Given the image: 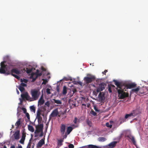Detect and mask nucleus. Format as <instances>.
<instances>
[{"mask_svg": "<svg viewBox=\"0 0 148 148\" xmlns=\"http://www.w3.org/2000/svg\"><path fill=\"white\" fill-rule=\"evenodd\" d=\"M25 71L26 70L24 68L21 69H18L17 68H14L11 71V75L17 79H19L20 77L17 75L14 74V73L18 75H22Z\"/></svg>", "mask_w": 148, "mask_h": 148, "instance_id": "f257e3e1", "label": "nucleus"}, {"mask_svg": "<svg viewBox=\"0 0 148 148\" xmlns=\"http://www.w3.org/2000/svg\"><path fill=\"white\" fill-rule=\"evenodd\" d=\"M117 90L118 94V96L119 97V99H123L128 97L129 93L127 92L126 93L124 92L123 89L122 88L120 89L117 88Z\"/></svg>", "mask_w": 148, "mask_h": 148, "instance_id": "f03ea898", "label": "nucleus"}, {"mask_svg": "<svg viewBox=\"0 0 148 148\" xmlns=\"http://www.w3.org/2000/svg\"><path fill=\"white\" fill-rule=\"evenodd\" d=\"M31 94L34 100H37L40 94V92L38 89H34L31 91Z\"/></svg>", "mask_w": 148, "mask_h": 148, "instance_id": "7ed1b4c3", "label": "nucleus"}, {"mask_svg": "<svg viewBox=\"0 0 148 148\" xmlns=\"http://www.w3.org/2000/svg\"><path fill=\"white\" fill-rule=\"evenodd\" d=\"M66 129V125L64 124H61L60 126V132L64 138H66L67 137V133L65 132Z\"/></svg>", "mask_w": 148, "mask_h": 148, "instance_id": "20e7f679", "label": "nucleus"}, {"mask_svg": "<svg viewBox=\"0 0 148 148\" xmlns=\"http://www.w3.org/2000/svg\"><path fill=\"white\" fill-rule=\"evenodd\" d=\"M39 70L37 69L36 70V72L33 73H32L30 77L32 79V82H34L38 76H40L42 75V73H39Z\"/></svg>", "mask_w": 148, "mask_h": 148, "instance_id": "39448f33", "label": "nucleus"}, {"mask_svg": "<svg viewBox=\"0 0 148 148\" xmlns=\"http://www.w3.org/2000/svg\"><path fill=\"white\" fill-rule=\"evenodd\" d=\"M95 79V76L92 75H90V77H85L84 80L85 82V83L87 84H88L94 81Z\"/></svg>", "mask_w": 148, "mask_h": 148, "instance_id": "423d86ee", "label": "nucleus"}, {"mask_svg": "<svg viewBox=\"0 0 148 148\" xmlns=\"http://www.w3.org/2000/svg\"><path fill=\"white\" fill-rule=\"evenodd\" d=\"M106 84L103 82L100 83L99 86L97 88L96 91L97 92L103 90L104 89L105 87L106 86Z\"/></svg>", "mask_w": 148, "mask_h": 148, "instance_id": "0eeeda50", "label": "nucleus"}, {"mask_svg": "<svg viewBox=\"0 0 148 148\" xmlns=\"http://www.w3.org/2000/svg\"><path fill=\"white\" fill-rule=\"evenodd\" d=\"M26 137V132L25 131V129H24L22 132L21 138L19 141V143L23 145L24 143V141L25 140Z\"/></svg>", "mask_w": 148, "mask_h": 148, "instance_id": "6e6552de", "label": "nucleus"}, {"mask_svg": "<svg viewBox=\"0 0 148 148\" xmlns=\"http://www.w3.org/2000/svg\"><path fill=\"white\" fill-rule=\"evenodd\" d=\"M12 136H13L14 140H18L20 138V131L19 130H17L14 132Z\"/></svg>", "mask_w": 148, "mask_h": 148, "instance_id": "1a4fd4ad", "label": "nucleus"}, {"mask_svg": "<svg viewBox=\"0 0 148 148\" xmlns=\"http://www.w3.org/2000/svg\"><path fill=\"white\" fill-rule=\"evenodd\" d=\"M104 95L105 94L103 92H100L98 95L99 99L100 101L102 102L104 101L105 99Z\"/></svg>", "mask_w": 148, "mask_h": 148, "instance_id": "9d476101", "label": "nucleus"}, {"mask_svg": "<svg viewBox=\"0 0 148 148\" xmlns=\"http://www.w3.org/2000/svg\"><path fill=\"white\" fill-rule=\"evenodd\" d=\"M21 97L23 100L24 99H25L27 100H29L30 101H32L31 100H29L30 99H31V98L28 95V93L27 92L26 93L21 94Z\"/></svg>", "mask_w": 148, "mask_h": 148, "instance_id": "9b49d317", "label": "nucleus"}, {"mask_svg": "<svg viewBox=\"0 0 148 148\" xmlns=\"http://www.w3.org/2000/svg\"><path fill=\"white\" fill-rule=\"evenodd\" d=\"M115 83V84L117 86L118 88H119V89H121L123 88V87H124L122 85L121 83L117 81L116 80H114V81Z\"/></svg>", "mask_w": 148, "mask_h": 148, "instance_id": "f8f14e48", "label": "nucleus"}, {"mask_svg": "<svg viewBox=\"0 0 148 148\" xmlns=\"http://www.w3.org/2000/svg\"><path fill=\"white\" fill-rule=\"evenodd\" d=\"M127 137L131 140L133 144L136 147V143L134 137L131 135H128Z\"/></svg>", "mask_w": 148, "mask_h": 148, "instance_id": "ddd939ff", "label": "nucleus"}, {"mask_svg": "<svg viewBox=\"0 0 148 148\" xmlns=\"http://www.w3.org/2000/svg\"><path fill=\"white\" fill-rule=\"evenodd\" d=\"M136 84L134 83H132L127 84L125 87L127 89H131L136 87Z\"/></svg>", "mask_w": 148, "mask_h": 148, "instance_id": "4468645a", "label": "nucleus"}, {"mask_svg": "<svg viewBox=\"0 0 148 148\" xmlns=\"http://www.w3.org/2000/svg\"><path fill=\"white\" fill-rule=\"evenodd\" d=\"M58 114L57 109H56L53 111L50 116L51 117H55L57 116Z\"/></svg>", "mask_w": 148, "mask_h": 148, "instance_id": "2eb2a0df", "label": "nucleus"}, {"mask_svg": "<svg viewBox=\"0 0 148 148\" xmlns=\"http://www.w3.org/2000/svg\"><path fill=\"white\" fill-rule=\"evenodd\" d=\"M45 101L43 99V94H42L38 101V105L40 106L42 105L45 103Z\"/></svg>", "mask_w": 148, "mask_h": 148, "instance_id": "dca6fc26", "label": "nucleus"}, {"mask_svg": "<svg viewBox=\"0 0 148 148\" xmlns=\"http://www.w3.org/2000/svg\"><path fill=\"white\" fill-rule=\"evenodd\" d=\"M45 143L44 139H42L39 141L37 144L38 147H41L42 145Z\"/></svg>", "mask_w": 148, "mask_h": 148, "instance_id": "f3484780", "label": "nucleus"}, {"mask_svg": "<svg viewBox=\"0 0 148 148\" xmlns=\"http://www.w3.org/2000/svg\"><path fill=\"white\" fill-rule=\"evenodd\" d=\"M21 119L19 118L18 119V120L15 123V125L16 126V129H18L19 128L20 126H21Z\"/></svg>", "mask_w": 148, "mask_h": 148, "instance_id": "a211bd4d", "label": "nucleus"}, {"mask_svg": "<svg viewBox=\"0 0 148 148\" xmlns=\"http://www.w3.org/2000/svg\"><path fill=\"white\" fill-rule=\"evenodd\" d=\"M26 71L27 73L29 74L31 73L33 70V67L31 66H29L28 67H27Z\"/></svg>", "mask_w": 148, "mask_h": 148, "instance_id": "6ab92c4d", "label": "nucleus"}, {"mask_svg": "<svg viewBox=\"0 0 148 148\" xmlns=\"http://www.w3.org/2000/svg\"><path fill=\"white\" fill-rule=\"evenodd\" d=\"M64 138H63L62 139L58 140L57 142V145L60 147L63 144L62 143L64 141Z\"/></svg>", "mask_w": 148, "mask_h": 148, "instance_id": "aec40b11", "label": "nucleus"}, {"mask_svg": "<svg viewBox=\"0 0 148 148\" xmlns=\"http://www.w3.org/2000/svg\"><path fill=\"white\" fill-rule=\"evenodd\" d=\"M117 143V142L113 141L108 145V146L110 147L111 148H113L115 147L116 146V144Z\"/></svg>", "mask_w": 148, "mask_h": 148, "instance_id": "412c9836", "label": "nucleus"}, {"mask_svg": "<svg viewBox=\"0 0 148 148\" xmlns=\"http://www.w3.org/2000/svg\"><path fill=\"white\" fill-rule=\"evenodd\" d=\"M138 114L137 111L136 110H133L131 113V114L132 117H135Z\"/></svg>", "mask_w": 148, "mask_h": 148, "instance_id": "4be33fe9", "label": "nucleus"}, {"mask_svg": "<svg viewBox=\"0 0 148 148\" xmlns=\"http://www.w3.org/2000/svg\"><path fill=\"white\" fill-rule=\"evenodd\" d=\"M5 61H3L1 62V68H3L4 69H6L8 66L7 65H5Z\"/></svg>", "mask_w": 148, "mask_h": 148, "instance_id": "5701e85b", "label": "nucleus"}, {"mask_svg": "<svg viewBox=\"0 0 148 148\" xmlns=\"http://www.w3.org/2000/svg\"><path fill=\"white\" fill-rule=\"evenodd\" d=\"M43 127V125L42 124H40L37 127H36V129H37L38 130H40V131L41 132V131H42Z\"/></svg>", "mask_w": 148, "mask_h": 148, "instance_id": "b1692460", "label": "nucleus"}, {"mask_svg": "<svg viewBox=\"0 0 148 148\" xmlns=\"http://www.w3.org/2000/svg\"><path fill=\"white\" fill-rule=\"evenodd\" d=\"M73 128L71 127H68L67 129V135L69 134L70 132L72 131Z\"/></svg>", "mask_w": 148, "mask_h": 148, "instance_id": "393cba45", "label": "nucleus"}, {"mask_svg": "<svg viewBox=\"0 0 148 148\" xmlns=\"http://www.w3.org/2000/svg\"><path fill=\"white\" fill-rule=\"evenodd\" d=\"M88 148H101V147H98L96 145H88Z\"/></svg>", "mask_w": 148, "mask_h": 148, "instance_id": "a878e982", "label": "nucleus"}, {"mask_svg": "<svg viewBox=\"0 0 148 148\" xmlns=\"http://www.w3.org/2000/svg\"><path fill=\"white\" fill-rule=\"evenodd\" d=\"M28 130L32 132H33L34 131V129L33 127L31 125H28Z\"/></svg>", "mask_w": 148, "mask_h": 148, "instance_id": "bb28decb", "label": "nucleus"}, {"mask_svg": "<svg viewBox=\"0 0 148 148\" xmlns=\"http://www.w3.org/2000/svg\"><path fill=\"white\" fill-rule=\"evenodd\" d=\"M67 87L65 86H64L63 87V90H62V94L63 95H66L67 93Z\"/></svg>", "mask_w": 148, "mask_h": 148, "instance_id": "cd10ccee", "label": "nucleus"}, {"mask_svg": "<svg viewBox=\"0 0 148 148\" xmlns=\"http://www.w3.org/2000/svg\"><path fill=\"white\" fill-rule=\"evenodd\" d=\"M140 87L139 86H138L136 88L132 89L131 90V92H135L136 93L139 91V90H140Z\"/></svg>", "mask_w": 148, "mask_h": 148, "instance_id": "c85d7f7f", "label": "nucleus"}, {"mask_svg": "<svg viewBox=\"0 0 148 148\" xmlns=\"http://www.w3.org/2000/svg\"><path fill=\"white\" fill-rule=\"evenodd\" d=\"M106 140V139L103 137H99L98 138V140L99 142H103L105 141Z\"/></svg>", "mask_w": 148, "mask_h": 148, "instance_id": "c756f323", "label": "nucleus"}, {"mask_svg": "<svg viewBox=\"0 0 148 148\" xmlns=\"http://www.w3.org/2000/svg\"><path fill=\"white\" fill-rule=\"evenodd\" d=\"M5 69L2 68H0V73L5 74Z\"/></svg>", "mask_w": 148, "mask_h": 148, "instance_id": "7c9ffc66", "label": "nucleus"}, {"mask_svg": "<svg viewBox=\"0 0 148 148\" xmlns=\"http://www.w3.org/2000/svg\"><path fill=\"white\" fill-rule=\"evenodd\" d=\"M18 88L21 92H23L25 90V89L24 87L21 86L20 85L18 87Z\"/></svg>", "mask_w": 148, "mask_h": 148, "instance_id": "2f4dec72", "label": "nucleus"}, {"mask_svg": "<svg viewBox=\"0 0 148 148\" xmlns=\"http://www.w3.org/2000/svg\"><path fill=\"white\" fill-rule=\"evenodd\" d=\"M86 123L90 127L92 126V122L89 120V119H86Z\"/></svg>", "mask_w": 148, "mask_h": 148, "instance_id": "473e14b6", "label": "nucleus"}, {"mask_svg": "<svg viewBox=\"0 0 148 148\" xmlns=\"http://www.w3.org/2000/svg\"><path fill=\"white\" fill-rule=\"evenodd\" d=\"M53 100L54 101V103L57 104H61L62 103L61 101L60 100L54 99Z\"/></svg>", "mask_w": 148, "mask_h": 148, "instance_id": "72a5a7b5", "label": "nucleus"}, {"mask_svg": "<svg viewBox=\"0 0 148 148\" xmlns=\"http://www.w3.org/2000/svg\"><path fill=\"white\" fill-rule=\"evenodd\" d=\"M28 81V80L26 79H21V82H24L25 83H27Z\"/></svg>", "mask_w": 148, "mask_h": 148, "instance_id": "f704fd0d", "label": "nucleus"}, {"mask_svg": "<svg viewBox=\"0 0 148 148\" xmlns=\"http://www.w3.org/2000/svg\"><path fill=\"white\" fill-rule=\"evenodd\" d=\"M91 113L93 116H95L97 115V113L92 109L91 110Z\"/></svg>", "mask_w": 148, "mask_h": 148, "instance_id": "c9c22d12", "label": "nucleus"}, {"mask_svg": "<svg viewBox=\"0 0 148 148\" xmlns=\"http://www.w3.org/2000/svg\"><path fill=\"white\" fill-rule=\"evenodd\" d=\"M41 110H40V109H38L37 112V113H36V115H37V116H39L40 115H41Z\"/></svg>", "mask_w": 148, "mask_h": 148, "instance_id": "e433bc0d", "label": "nucleus"}, {"mask_svg": "<svg viewBox=\"0 0 148 148\" xmlns=\"http://www.w3.org/2000/svg\"><path fill=\"white\" fill-rule=\"evenodd\" d=\"M43 82L42 84H46V83L48 82V81L47 79H42Z\"/></svg>", "mask_w": 148, "mask_h": 148, "instance_id": "4c0bfd02", "label": "nucleus"}, {"mask_svg": "<svg viewBox=\"0 0 148 148\" xmlns=\"http://www.w3.org/2000/svg\"><path fill=\"white\" fill-rule=\"evenodd\" d=\"M30 109L34 112H35V107L33 106H32L30 107Z\"/></svg>", "mask_w": 148, "mask_h": 148, "instance_id": "58836bf2", "label": "nucleus"}, {"mask_svg": "<svg viewBox=\"0 0 148 148\" xmlns=\"http://www.w3.org/2000/svg\"><path fill=\"white\" fill-rule=\"evenodd\" d=\"M130 114H131V113L130 114H126L125 115V118L126 119L128 118L129 117H131V116H132V115H130Z\"/></svg>", "mask_w": 148, "mask_h": 148, "instance_id": "ea45409f", "label": "nucleus"}, {"mask_svg": "<svg viewBox=\"0 0 148 148\" xmlns=\"http://www.w3.org/2000/svg\"><path fill=\"white\" fill-rule=\"evenodd\" d=\"M19 85L21 86H23V87H24L26 86H27V85L25 83H23V82H21Z\"/></svg>", "mask_w": 148, "mask_h": 148, "instance_id": "a19ab883", "label": "nucleus"}, {"mask_svg": "<svg viewBox=\"0 0 148 148\" xmlns=\"http://www.w3.org/2000/svg\"><path fill=\"white\" fill-rule=\"evenodd\" d=\"M25 114L26 116L27 117V118L28 119V120H29L30 119V118L29 115V114L27 112L26 113H25Z\"/></svg>", "mask_w": 148, "mask_h": 148, "instance_id": "79ce46f5", "label": "nucleus"}, {"mask_svg": "<svg viewBox=\"0 0 148 148\" xmlns=\"http://www.w3.org/2000/svg\"><path fill=\"white\" fill-rule=\"evenodd\" d=\"M50 103L49 101H47L45 103V105L46 106L48 107H49L50 106Z\"/></svg>", "mask_w": 148, "mask_h": 148, "instance_id": "37998d69", "label": "nucleus"}, {"mask_svg": "<svg viewBox=\"0 0 148 148\" xmlns=\"http://www.w3.org/2000/svg\"><path fill=\"white\" fill-rule=\"evenodd\" d=\"M106 125L107 127H109L110 128H111L112 127V125L111 124H110L109 123H106Z\"/></svg>", "mask_w": 148, "mask_h": 148, "instance_id": "c03bdc74", "label": "nucleus"}, {"mask_svg": "<svg viewBox=\"0 0 148 148\" xmlns=\"http://www.w3.org/2000/svg\"><path fill=\"white\" fill-rule=\"evenodd\" d=\"M94 109L97 112H99V110H98L97 109V108L96 107V106H94Z\"/></svg>", "mask_w": 148, "mask_h": 148, "instance_id": "a18cd8bd", "label": "nucleus"}, {"mask_svg": "<svg viewBox=\"0 0 148 148\" xmlns=\"http://www.w3.org/2000/svg\"><path fill=\"white\" fill-rule=\"evenodd\" d=\"M21 109L23 111L24 114L27 112L26 109L25 108L23 107Z\"/></svg>", "mask_w": 148, "mask_h": 148, "instance_id": "49530a36", "label": "nucleus"}, {"mask_svg": "<svg viewBox=\"0 0 148 148\" xmlns=\"http://www.w3.org/2000/svg\"><path fill=\"white\" fill-rule=\"evenodd\" d=\"M46 92L48 94H50L51 93L50 89L49 88H47L46 89Z\"/></svg>", "mask_w": 148, "mask_h": 148, "instance_id": "de8ad7c7", "label": "nucleus"}, {"mask_svg": "<svg viewBox=\"0 0 148 148\" xmlns=\"http://www.w3.org/2000/svg\"><path fill=\"white\" fill-rule=\"evenodd\" d=\"M68 147L69 148H74V146L73 144H70L69 145Z\"/></svg>", "mask_w": 148, "mask_h": 148, "instance_id": "09e8293b", "label": "nucleus"}, {"mask_svg": "<svg viewBox=\"0 0 148 148\" xmlns=\"http://www.w3.org/2000/svg\"><path fill=\"white\" fill-rule=\"evenodd\" d=\"M40 132V130H39L37 129H36L34 132V133L35 134H37Z\"/></svg>", "mask_w": 148, "mask_h": 148, "instance_id": "8fccbe9b", "label": "nucleus"}, {"mask_svg": "<svg viewBox=\"0 0 148 148\" xmlns=\"http://www.w3.org/2000/svg\"><path fill=\"white\" fill-rule=\"evenodd\" d=\"M108 91L110 93H111L112 92L111 87L110 86H108Z\"/></svg>", "mask_w": 148, "mask_h": 148, "instance_id": "3c124183", "label": "nucleus"}, {"mask_svg": "<svg viewBox=\"0 0 148 148\" xmlns=\"http://www.w3.org/2000/svg\"><path fill=\"white\" fill-rule=\"evenodd\" d=\"M77 119L76 117L75 118L74 120L73 121V122L74 123L76 124L77 122Z\"/></svg>", "mask_w": 148, "mask_h": 148, "instance_id": "603ef678", "label": "nucleus"}, {"mask_svg": "<svg viewBox=\"0 0 148 148\" xmlns=\"http://www.w3.org/2000/svg\"><path fill=\"white\" fill-rule=\"evenodd\" d=\"M108 71L106 70H105L103 72H102V73L103 74H104L105 75H106V73Z\"/></svg>", "mask_w": 148, "mask_h": 148, "instance_id": "864d4df0", "label": "nucleus"}, {"mask_svg": "<svg viewBox=\"0 0 148 148\" xmlns=\"http://www.w3.org/2000/svg\"><path fill=\"white\" fill-rule=\"evenodd\" d=\"M37 119L38 120H39V119H42V117L40 116V115L39 116H37Z\"/></svg>", "mask_w": 148, "mask_h": 148, "instance_id": "5fc2aeb1", "label": "nucleus"}, {"mask_svg": "<svg viewBox=\"0 0 148 148\" xmlns=\"http://www.w3.org/2000/svg\"><path fill=\"white\" fill-rule=\"evenodd\" d=\"M5 75H7L11 74V72H10L8 71V72L6 73L5 72Z\"/></svg>", "mask_w": 148, "mask_h": 148, "instance_id": "6e6d98bb", "label": "nucleus"}, {"mask_svg": "<svg viewBox=\"0 0 148 148\" xmlns=\"http://www.w3.org/2000/svg\"><path fill=\"white\" fill-rule=\"evenodd\" d=\"M41 133L39 135L40 137H42L43 135V131H41Z\"/></svg>", "mask_w": 148, "mask_h": 148, "instance_id": "4d7b16f0", "label": "nucleus"}, {"mask_svg": "<svg viewBox=\"0 0 148 148\" xmlns=\"http://www.w3.org/2000/svg\"><path fill=\"white\" fill-rule=\"evenodd\" d=\"M10 148H15V147L14 145H12L10 146Z\"/></svg>", "mask_w": 148, "mask_h": 148, "instance_id": "13d9d810", "label": "nucleus"}, {"mask_svg": "<svg viewBox=\"0 0 148 148\" xmlns=\"http://www.w3.org/2000/svg\"><path fill=\"white\" fill-rule=\"evenodd\" d=\"M42 71H46L45 69L43 67H42Z\"/></svg>", "mask_w": 148, "mask_h": 148, "instance_id": "bf43d9fd", "label": "nucleus"}, {"mask_svg": "<svg viewBox=\"0 0 148 148\" xmlns=\"http://www.w3.org/2000/svg\"><path fill=\"white\" fill-rule=\"evenodd\" d=\"M78 84H80L81 85H82V82H78Z\"/></svg>", "mask_w": 148, "mask_h": 148, "instance_id": "052dcab7", "label": "nucleus"}, {"mask_svg": "<svg viewBox=\"0 0 148 148\" xmlns=\"http://www.w3.org/2000/svg\"><path fill=\"white\" fill-rule=\"evenodd\" d=\"M29 143L28 146L27 147V148H30V145L29 144Z\"/></svg>", "mask_w": 148, "mask_h": 148, "instance_id": "680f3d73", "label": "nucleus"}, {"mask_svg": "<svg viewBox=\"0 0 148 148\" xmlns=\"http://www.w3.org/2000/svg\"><path fill=\"white\" fill-rule=\"evenodd\" d=\"M16 91H17V94H19V91H18V90L17 89H16Z\"/></svg>", "mask_w": 148, "mask_h": 148, "instance_id": "e2e57ef3", "label": "nucleus"}, {"mask_svg": "<svg viewBox=\"0 0 148 148\" xmlns=\"http://www.w3.org/2000/svg\"><path fill=\"white\" fill-rule=\"evenodd\" d=\"M82 106H84L85 107L86 106V104H84V103L82 104Z\"/></svg>", "mask_w": 148, "mask_h": 148, "instance_id": "0e129e2a", "label": "nucleus"}, {"mask_svg": "<svg viewBox=\"0 0 148 148\" xmlns=\"http://www.w3.org/2000/svg\"><path fill=\"white\" fill-rule=\"evenodd\" d=\"M18 148H22V147L21 145L19 146Z\"/></svg>", "mask_w": 148, "mask_h": 148, "instance_id": "69168bd1", "label": "nucleus"}, {"mask_svg": "<svg viewBox=\"0 0 148 148\" xmlns=\"http://www.w3.org/2000/svg\"><path fill=\"white\" fill-rule=\"evenodd\" d=\"M37 136H38V135H37L36 134H35V135H34V137H37Z\"/></svg>", "mask_w": 148, "mask_h": 148, "instance_id": "338daca9", "label": "nucleus"}, {"mask_svg": "<svg viewBox=\"0 0 148 148\" xmlns=\"http://www.w3.org/2000/svg\"><path fill=\"white\" fill-rule=\"evenodd\" d=\"M3 148H7V147L5 145H4L3 147Z\"/></svg>", "mask_w": 148, "mask_h": 148, "instance_id": "774afa93", "label": "nucleus"}]
</instances>
